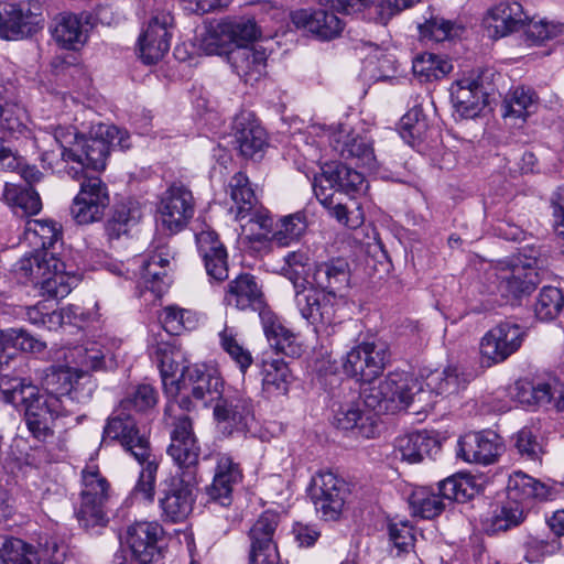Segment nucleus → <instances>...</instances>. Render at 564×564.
Here are the masks:
<instances>
[{
  "label": "nucleus",
  "mask_w": 564,
  "mask_h": 564,
  "mask_svg": "<svg viewBox=\"0 0 564 564\" xmlns=\"http://www.w3.org/2000/svg\"><path fill=\"white\" fill-rule=\"evenodd\" d=\"M334 425L344 431H351L356 436L364 438H372L377 434L373 415L362 412L355 403L339 406L334 415Z\"/></svg>",
  "instance_id": "nucleus-38"
},
{
  "label": "nucleus",
  "mask_w": 564,
  "mask_h": 564,
  "mask_svg": "<svg viewBox=\"0 0 564 564\" xmlns=\"http://www.w3.org/2000/svg\"><path fill=\"white\" fill-rule=\"evenodd\" d=\"M197 250L203 259L206 273L216 281L228 278V253L218 235L212 230H202L196 235Z\"/></svg>",
  "instance_id": "nucleus-25"
},
{
  "label": "nucleus",
  "mask_w": 564,
  "mask_h": 564,
  "mask_svg": "<svg viewBox=\"0 0 564 564\" xmlns=\"http://www.w3.org/2000/svg\"><path fill=\"white\" fill-rule=\"evenodd\" d=\"M181 392L187 391L196 400L207 402L220 394L221 378L216 368L205 365H189L180 380Z\"/></svg>",
  "instance_id": "nucleus-23"
},
{
  "label": "nucleus",
  "mask_w": 564,
  "mask_h": 564,
  "mask_svg": "<svg viewBox=\"0 0 564 564\" xmlns=\"http://www.w3.org/2000/svg\"><path fill=\"white\" fill-rule=\"evenodd\" d=\"M57 550L55 542L36 549L20 538L0 534V564H58Z\"/></svg>",
  "instance_id": "nucleus-17"
},
{
  "label": "nucleus",
  "mask_w": 564,
  "mask_h": 564,
  "mask_svg": "<svg viewBox=\"0 0 564 564\" xmlns=\"http://www.w3.org/2000/svg\"><path fill=\"white\" fill-rule=\"evenodd\" d=\"M294 302L301 316L313 326L316 334L330 335V329L340 323L337 316L338 296L305 285L294 291Z\"/></svg>",
  "instance_id": "nucleus-5"
},
{
  "label": "nucleus",
  "mask_w": 564,
  "mask_h": 564,
  "mask_svg": "<svg viewBox=\"0 0 564 564\" xmlns=\"http://www.w3.org/2000/svg\"><path fill=\"white\" fill-rule=\"evenodd\" d=\"M229 195L232 200L230 213L236 220H243L251 215L258 200L249 178L241 172L236 173L229 181Z\"/></svg>",
  "instance_id": "nucleus-43"
},
{
  "label": "nucleus",
  "mask_w": 564,
  "mask_h": 564,
  "mask_svg": "<svg viewBox=\"0 0 564 564\" xmlns=\"http://www.w3.org/2000/svg\"><path fill=\"white\" fill-rule=\"evenodd\" d=\"M25 239L36 251L46 252L61 238V227L51 219H30L25 224Z\"/></svg>",
  "instance_id": "nucleus-47"
},
{
  "label": "nucleus",
  "mask_w": 564,
  "mask_h": 564,
  "mask_svg": "<svg viewBox=\"0 0 564 564\" xmlns=\"http://www.w3.org/2000/svg\"><path fill=\"white\" fill-rule=\"evenodd\" d=\"M80 137L72 127H56L52 132L45 131L34 141L41 153L43 166L52 172L62 173L69 165L72 155L77 156L76 145Z\"/></svg>",
  "instance_id": "nucleus-10"
},
{
  "label": "nucleus",
  "mask_w": 564,
  "mask_h": 564,
  "mask_svg": "<svg viewBox=\"0 0 564 564\" xmlns=\"http://www.w3.org/2000/svg\"><path fill=\"white\" fill-rule=\"evenodd\" d=\"M214 416L226 435L246 434L254 422L252 402L242 395L219 398L214 406Z\"/></svg>",
  "instance_id": "nucleus-16"
},
{
  "label": "nucleus",
  "mask_w": 564,
  "mask_h": 564,
  "mask_svg": "<svg viewBox=\"0 0 564 564\" xmlns=\"http://www.w3.org/2000/svg\"><path fill=\"white\" fill-rule=\"evenodd\" d=\"M80 189L73 199L70 215L78 225L99 221L110 204L107 185L97 176L84 175Z\"/></svg>",
  "instance_id": "nucleus-12"
},
{
  "label": "nucleus",
  "mask_w": 564,
  "mask_h": 564,
  "mask_svg": "<svg viewBox=\"0 0 564 564\" xmlns=\"http://www.w3.org/2000/svg\"><path fill=\"white\" fill-rule=\"evenodd\" d=\"M347 496V484L335 474L324 471L314 477L311 498L316 512L325 521L339 519Z\"/></svg>",
  "instance_id": "nucleus-14"
},
{
  "label": "nucleus",
  "mask_w": 564,
  "mask_h": 564,
  "mask_svg": "<svg viewBox=\"0 0 564 564\" xmlns=\"http://www.w3.org/2000/svg\"><path fill=\"white\" fill-rule=\"evenodd\" d=\"M82 379H77V373L73 367H50L45 371L42 384L45 389L44 395L55 397L57 399L77 400L84 402L85 394H78V388Z\"/></svg>",
  "instance_id": "nucleus-34"
},
{
  "label": "nucleus",
  "mask_w": 564,
  "mask_h": 564,
  "mask_svg": "<svg viewBox=\"0 0 564 564\" xmlns=\"http://www.w3.org/2000/svg\"><path fill=\"white\" fill-rule=\"evenodd\" d=\"M502 449L501 440L494 431L471 432L459 438L457 455L468 463L489 465Z\"/></svg>",
  "instance_id": "nucleus-21"
},
{
  "label": "nucleus",
  "mask_w": 564,
  "mask_h": 564,
  "mask_svg": "<svg viewBox=\"0 0 564 564\" xmlns=\"http://www.w3.org/2000/svg\"><path fill=\"white\" fill-rule=\"evenodd\" d=\"M172 258V252L167 246H159L147 256L134 258L133 263L139 267V272L133 273L138 278V283L156 296L161 295L167 285L165 282L167 278L166 268Z\"/></svg>",
  "instance_id": "nucleus-20"
},
{
  "label": "nucleus",
  "mask_w": 564,
  "mask_h": 564,
  "mask_svg": "<svg viewBox=\"0 0 564 564\" xmlns=\"http://www.w3.org/2000/svg\"><path fill=\"white\" fill-rule=\"evenodd\" d=\"M412 69L422 82L438 80L453 69L449 61L432 54L423 53L413 61Z\"/></svg>",
  "instance_id": "nucleus-55"
},
{
  "label": "nucleus",
  "mask_w": 564,
  "mask_h": 564,
  "mask_svg": "<svg viewBox=\"0 0 564 564\" xmlns=\"http://www.w3.org/2000/svg\"><path fill=\"white\" fill-rule=\"evenodd\" d=\"M280 522L278 512L267 510L253 523L249 530L251 544H275L273 535Z\"/></svg>",
  "instance_id": "nucleus-62"
},
{
  "label": "nucleus",
  "mask_w": 564,
  "mask_h": 564,
  "mask_svg": "<svg viewBox=\"0 0 564 564\" xmlns=\"http://www.w3.org/2000/svg\"><path fill=\"white\" fill-rule=\"evenodd\" d=\"M503 109V117L525 120L536 109V96L530 88L517 87L505 99Z\"/></svg>",
  "instance_id": "nucleus-56"
},
{
  "label": "nucleus",
  "mask_w": 564,
  "mask_h": 564,
  "mask_svg": "<svg viewBox=\"0 0 564 564\" xmlns=\"http://www.w3.org/2000/svg\"><path fill=\"white\" fill-rule=\"evenodd\" d=\"M242 473L239 464L227 454L217 456V464L213 482L206 488L212 501L221 506H229L232 500L234 486L240 482Z\"/></svg>",
  "instance_id": "nucleus-29"
},
{
  "label": "nucleus",
  "mask_w": 564,
  "mask_h": 564,
  "mask_svg": "<svg viewBox=\"0 0 564 564\" xmlns=\"http://www.w3.org/2000/svg\"><path fill=\"white\" fill-rule=\"evenodd\" d=\"M564 306V296L562 291L555 286H544L541 289L535 303V314L541 321L554 319Z\"/></svg>",
  "instance_id": "nucleus-60"
},
{
  "label": "nucleus",
  "mask_w": 564,
  "mask_h": 564,
  "mask_svg": "<svg viewBox=\"0 0 564 564\" xmlns=\"http://www.w3.org/2000/svg\"><path fill=\"white\" fill-rule=\"evenodd\" d=\"M195 45L206 55H221L230 51V37L225 30L224 21L213 22L204 26L196 35Z\"/></svg>",
  "instance_id": "nucleus-48"
},
{
  "label": "nucleus",
  "mask_w": 564,
  "mask_h": 564,
  "mask_svg": "<svg viewBox=\"0 0 564 564\" xmlns=\"http://www.w3.org/2000/svg\"><path fill=\"white\" fill-rule=\"evenodd\" d=\"M158 403V392L149 383H141L129 389L119 402L118 409L131 413H147Z\"/></svg>",
  "instance_id": "nucleus-54"
},
{
  "label": "nucleus",
  "mask_w": 564,
  "mask_h": 564,
  "mask_svg": "<svg viewBox=\"0 0 564 564\" xmlns=\"http://www.w3.org/2000/svg\"><path fill=\"white\" fill-rule=\"evenodd\" d=\"M0 341L8 347L29 352H42L46 348L44 341L35 338L23 328L0 330Z\"/></svg>",
  "instance_id": "nucleus-63"
},
{
  "label": "nucleus",
  "mask_w": 564,
  "mask_h": 564,
  "mask_svg": "<svg viewBox=\"0 0 564 564\" xmlns=\"http://www.w3.org/2000/svg\"><path fill=\"white\" fill-rule=\"evenodd\" d=\"M349 281L350 270L348 262L337 258L315 264L308 286L316 288L325 293L333 292L334 296L341 299V292L348 289Z\"/></svg>",
  "instance_id": "nucleus-26"
},
{
  "label": "nucleus",
  "mask_w": 564,
  "mask_h": 564,
  "mask_svg": "<svg viewBox=\"0 0 564 564\" xmlns=\"http://www.w3.org/2000/svg\"><path fill=\"white\" fill-rule=\"evenodd\" d=\"M293 21L323 40L338 36L344 29V22L336 14L324 9L311 13L304 10L299 11L294 14Z\"/></svg>",
  "instance_id": "nucleus-39"
},
{
  "label": "nucleus",
  "mask_w": 564,
  "mask_h": 564,
  "mask_svg": "<svg viewBox=\"0 0 564 564\" xmlns=\"http://www.w3.org/2000/svg\"><path fill=\"white\" fill-rule=\"evenodd\" d=\"M143 216L141 204L135 199H126L116 205L111 218L106 224L109 239H119L138 225Z\"/></svg>",
  "instance_id": "nucleus-41"
},
{
  "label": "nucleus",
  "mask_w": 564,
  "mask_h": 564,
  "mask_svg": "<svg viewBox=\"0 0 564 564\" xmlns=\"http://www.w3.org/2000/svg\"><path fill=\"white\" fill-rule=\"evenodd\" d=\"M437 490L445 502H466L475 495V487L469 477L462 475L451 476L438 482Z\"/></svg>",
  "instance_id": "nucleus-58"
},
{
  "label": "nucleus",
  "mask_w": 564,
  "mask_h": 564,
  "mask_svg": "<svg viewBox=\"0 0 564 564\" xmlns=\"http://www.w3.org/2000/svg\"><path fill=\"white\" fill-rule=\"evenodd\" d=\"M52 35L59 46L67 50H78L87 40L80 20L72 13L61 14L56 18Z\"/></svg>",
  "instance_id": "nucleus-44"
},
{
  "label": "nucleus",
  "mask_w": 564,
  "mask_h": 564,
  "mask_svg": "<svg viewBox=\"0 0 564 564\" xmlns=\"http://www.w3.org/2000/svg\"><path fill=\"white\" fill-rule=\"evenodd\" d=\"M285 265L282 268L283 275L291 281L294 291L308 284L306 279L307 270L311 262L308 250L299 249L288 252L284 256Z\"/></svg>",
  "instance_id": "nucleus-57"
},
{
  "label": "nucleus",
  "mask_w": 564,
  "mask_h": 564,
  "mask_svg": "<svg viewBox=\"0 0 564 564\" xmlns=\"http://www.w3.org/2000/svg\"><path fill=\"white\" fill-rule=\"evenodd\" d=\"M109 349L105 348L100 343L89 341L83 346L73 348L69 351V357L78 366L75 368L77 379L84 380L83 384L87 386L85 399H89L93 393L94 382L91 381L88 372L90 370H98L102 368L106 356Z\"/></svg>",
  "instance_id": "nucleus-35"
},
{
  "label": "nucleus",
  "mask_w": 564,
  "mask_h": 564,
  "mask_svg": "<svg viewBox=\"0 0 564 564\" xmlns=\"http://www.w3.org/2000/svg\"><path fill=\"white\" fill-rule=\"evenodd\" d=\"M507 491L509 499L518 506L531 499H547L551 496L545 484L522 471H516L509 477Z\"/></svg>",
  "instance_id": "nucleus-42"
},
{
  "label": "nucleus",
  "mask_w": 564,
  "mask_h": 564,
  "mask_svg": "<svg viewBox=\"0 0 564 564\" xmlns=\"http://www.w3.org/2000/svg\"><path fill=\"white\" fill-rule=\"evenodd\" d=\"M468 383L466 376L457 367L449 366L444 370L432 371L425 379L427 393L436 395H451L465 389Z\"/></svg>",
  "instance_id": "nucleus-46"
},
{
  "label": "nucleus",
  "mask_w": 564,
  "mask_h": 564,
  "mask_svg": "<svg viewBox=\"0 0 564 564\" xmlns=\"http://www.w3.org/2000/svg\"><path fill=\"white\" fill-rule=\"evenodd\" d=\"M527 335V327L511 321L500 322L481 338L482 359L488 366L505 361L520 349Z\"/></svg>",
  "instance_id": "nucleus-11"
},
{
  "label": "nucleus",
  "mask_w": 564,
  "mask_h": 564,
  "mask_svg": "<svg viewBox=\"0 0 564 564\" xmlns=\"http://www.w3.org/2000/svg\"><path fill=\"white\" fill-rule=\"evenodd\" d=\"M224 301L227 306L240 311H258L260 317L261 313L270 312L265 308L264 296L256 278L249 273L240 274L228 283Z\"/></svg>",
  "instance_id": "nucleus-24"
},
{
  "label": "nucleus",
  "mask_w": 564,
  "mask_h": 564,
  "mask_svg": "<svg viewBox=\"0 0 564 564\" xmlns=\"http://www.w3.org/2000/svg\"><path fill=\"white\" fill-rule=\"evenodd\" d=\"M463 28L449 20L443 18H431L420 25V33L422 37L442 42L459 36Z\"/></svg>",
  "instance_id": "nucleus-64"
},
{
  "label": "nucleus",
  "mask_w": 564,
  "mask_h": 564,
  "mask_svg": "<svg viewBox=\"0 0 564 564\" xmlns=\"http://www.w3.org/2000/svg\"><path fill=\"white\" fill-rule=\"evenodd\" d=\"M367 188L364 175L341 163H327L322 173L315 176L313 189L317 199L326 207L333 204L334 192L349 196L362 193Z\"/></svg>",
  "instance_id": "nucleus-7"
},
{
  "label": "nucleus",
  "mask_w": 564,
  "mask_h": 564,
  "mask_svg": "<svg viewBox=\"0 0 564 564\" xmlns=\"http://www.w3.org/2000/svg\"><path fill=\"white\" fill-rule=\"evenodd\" d=\"M334 149L339 152L343 159H356L360 165L369 169L375 165V153L370 142L367 138L361 135H347L343 142L339 139L335 140Z\"/></svg>",
  "instance_id": "nucleus-53"
},
{
  "label": "nucleus",
  "mask_w": 564,
  "mask_h": 564,
  "mask_svg": "<svg viewBox=\"0 0 564 564\" xmlns=\"http://www.w3.org/2000/svg\"><path fill=\"white\" fill-rule=\"evenodd\" d=\"M2 198L15 214L21 213V215H35L42 208V202L39 194L28 184L18 185L6 183Z\"/></svg>",
  "instance_id": "nucleus-45"
},
{
  "label": "nucleus",
  "mask_w": 564,
  "mask_h": 564,
  "mask_svg": "<svg viewBox=\"0 0 564 564\" xmlns=\"http://www.w3.org/2000/svg\"><path fill=\"white\" fill-rule=\"evenodd\" d=\"M79 278L65 271V264L59 260V265L50 268V273L41 280L39 288L43 295L53 299H63L67 296L72 289L77 285Z\"/></svg>",
  "instance_id": "nucleus-50"
},
{
  "label": "nucleus",
  "mask_w": 564,
  "mask_h": 564,
  "mask_svg": "<svg viewBox=\"0 0 564 564\" xmlns=\"http://www.w3.org/2000/svg\"><path fill=\"white\" fill-rule=\"evenodd\" d=\"M440 451L438 442L425 433H413L395 440L397 457L410 464L420 463Z\"/></svg>",
  "instance_id": "nucleus-40"
},
{
  "label": "nucleus",
  "mask_w": 564,
  "mask_h": 564,
  "mask_svg": "<svg viewBox=\"0 0 564 564\" xmlns=\"http://www.w3.org/2000/svg\"><path fill=\"white\" fill-rule=\"evenodd\" d=\"M430 130V124L421 106H414L400 120V137L411 147L421 143Z\"/></svg>",
  "instance_id": "nucleus-51"
},
{
  "label": "nucleus",
  "mask_w": 564,
  "mask_h": 564,
  "mask_svg": "<svg viewBox=\"0 0 564 564\" xmlns=\"http://www.w3.org/2000/svg\"><path fill=\"white\" fill-rule=\"evenodd\" d=\"M389 360L386 343L364 341L347 352L343 367L348 376L370 383L382 373Z\"/></svg>",
  "instance_id": "nucleus-8"
},
{
  "label": "nucleus",
  "mask_w": 564,
  "mask_h": 564,
  "mask_svg": "<svg viewBox=\"0 0 564 564\" xmlns=\"http://www.w3.org/2000/svg\"><path fill=\"white\" fill-rule=\"evenodd\" d=\"M76 148L77 156L72 155L69 165L64 170L69 177L79 181L82 176L88 175L89 170L99 172L106 167L109 147L105 137L86 138L80 135Z\"/></svg>",
  "instance_id": "nucleus-19"
},
{
  "label": "nucleus",
  "mask_w": 564,
  "mask_h": 564,
  "mask_svg": "<svg viewBox=\"0 0 564 564\" xmlns=\"http://www.w3.org/2000/svg\"><path fill=\"white\" fill-rule=\"evenodd\" d=\"M425 394L423 382L404 371L389 372L377 386L362 391L366 406L377 413L405 409L415 400L422 403Z\"/></svg>",
  "instance_id": "nucleus-3"
},
{
  "label": "nucleus",
  "mask_w": 564,
  "mask_h": 564,
  "mask_svg": "<svg viewBox=\"0 0 564 564\" xmlns=\"http://www.w3.org/2000/svg\"><path fill=\"white\" fill-rule=\"evenodd\" d=\"M495 276L498 292L507 300L530 294L536 284V272L530 263L499 265L495 270Z\"/></svg>",
  "instance_id": "nucleus-22"
},
{
  "label": "nucleus",
  "mask_w": 564,
  "mask_h": 564,
  "mask_svg": "<svg viewBox=\"0 0 564 564\" xmlns=\"http://www.w3.org/2000/svg\"><path fill=\"white\" fill-rule=\"evenodd\" d=\"M117 441L141 465L138 481L133 488L135 498L153 502L155 496L156 473L159 462L152 454L149 438L141 433L131 413L116 409L108 417L102 442Z\"/></svg>",
  "instance_id": "nucleus-2"
},
{
  "label": "nucleus",
  "mask_w": 564,
  "mask_h": 564,
  "mask_svg": "<svg viewBox=\"0 0 564 564\" xmlns=\"http://www.w3.org/2000/svg\"><path fill=\"white\" fill-rule=\"evenodd\" d=\"M0 394L4 402L23 411L26 427L35 440L45 443L54 436L55 420L65 414L62 399L42 394L25 378L9 376L0 378Z\"/></svg>",
  "instance_id": "nucleus-1"
},
{
  "label": "nucleus",
  "mask_w": 564,
  "mask_h": 564,
  "mask_svg": "<svg viewBox=\"0 0 564 564\" xmlns=\"http://www.w3.org/2000/svg\"><path fill=\"white\" fill-rule=\"evenodd\" d=\"M261 324L268 343L276 352L289 357L301 355L302 346L297 335L286 328L272 312L261 313Z\"/></svg>",
  "instance_id": "nucleus-36"
},
{
  "label": "nucleus",
  "mask_w": 564,
  "mask_h": 564,
  "mask_svg": "<svg viewBox=\"0 0 564 564\" xmlns=\"http://www.w3.org/2000/svg\"><path fill=\"white\" fill-rule=\"evenodd\" d=\"M409 505L414 516L433 519L446 508V502L440 491L429 487L415 488L409 497Z\"/></svg>",
  "instance_id": "nucleus-49"
},
{
  "label": "nucleus",
  "mask_w": 564,
  "mask_h": 564,
  "mask_svg": "<svg viewBox=\"0 0 564 564\" xmlns=\"http://www.w3.org/2000/svg\"><path fill=\"white\" fill-rule=\"evenodd\" d=\"M174 18L171 12L158 10L144 23L138 37L140 58L144 64L158 63L171 46Z\"/></svg>",
  "instance_id": "nucleus-9"
},
{
  "label": "nucleus",
  "mask_w": 564,
  "mask_h": 564,
  "mask_svg": "<svg viewBox=\"0 0 564 564\" xmlns=\"http://www.w3.org/2000/svg\"><path fill=\"white\" fill-rule=\"evenodd\" d=\"M522 520L523 510L520 506H503L495 510L494 514L487 519L485 530L489 534H496L518 525Z\"/></svg>",
  "instance_id": "nucleus-61"
},
{
  "label": "nucleus",
  "mask_w": 564,
  "mask_h": 564,
  "mask_svg": "<svg viewBox=\"0 0 564 564\" xmlns=\"http://www.w3.org/2000/svg\"><path fill=\"white\" fill-rule=\"evenodd\" d=\"M451 98L463 118L476 117L486 105V94L479 77L468 76L452 84Z\"/></svg>",
  "instance_id": "nucleus-28"
},
{
  "label": "nucleus",
  "mask_w": 564,
  "mask_h": 564,
  "mask_svg": "<svg viewBox=\"0 0 564 564\" xmlns=\"http://www.w3.org/2000/svg\"><path fill=\"white\" fill-rule=\"evenodd\" d=\"M173 406L165 409V417L171 426V444L167 447V454L181 469L178 476L197 474V464L200 454V447L193 431V423L188 415H172Z\"/></svg>",
  "instance_id": "nucleus-6"
},
{
  "label": "nucleus",
  "mask_w": 564,
  "mask_h": 564,
  "mask_svg": "<svg viewBox=\"0 0 564 564\" xmlns=\"http://www.w3.org/2000/svg\"><path fill=\"white\" fill-rule=\"evenodd\" d=\"M262 391L267 397L285 395L292 382L289 365L279 357H265L261 361Z\"/></svg>",
  "instance_id": "nucleus-37"
},
{
  "label": "nucleus",
  "mask_w": 564,
  "mask_h": 564,
  "mask_svg": "<svg viewBox=\"0 0 564 564\" xmlns=\"http://www.w3.org/2000/svg\"><path fill=\"white\" fill-rule=\"evenodd\" d=\"M194 210L192 191L176 182L162 194L158 206L159 220L171 234L182 230L194 216Z\"/></svg>",
  "instance_id": "nucleus-13"
},
{
  "label": "nucleus",
  "mask_w": 564,
  "mask_h": 564,
  "mask_svg": "<svg viewBox=\"0 0 564 564\" xmlns=\"http://www.w3.org/2000/svg\"><path fill=\"white\" fill-rule=\"evenodd\" d=\"M155 359L159 364L164 390L167 394L181 392L180 380L187 370L185 356L181 348L171 343H160L155 348Z\"/></svg>",
  "instance_id": "nucleus-30"
},
{
  "label": "nucleus",
  "mask_w": 564,
  "mask_h": 564,
  "mask_svg": "<svg viewBox=\"0 0 564 564\" xmlns=\"http://www.w3.org/2000/svg\"><path fill=\"white\" fill-rule=\"evenodd\" d=\"M306 227V217L303 213L297 212L284 216L280 219L278 228L273 232L272 240L281 247L289 246L303 235Z\"/></svg>",
  "instance_id": "nucleus-59"
},
{
  "label": "nucleus",
  "mask_w": 564,
  "mask_h": 564,
  "mask_svg": "<svg viewBox=\"0 0 564 564\" xmlns=\"http://www.w3.org/2000/svg\"><path fill=\"white\" fill-rule=\"evenodd\" d=\"M41 6L37 1L0 6V37L17 40L34 33L40 23Z\"/></svg>",
  "instance_id": "nucleus-15"
},
{
  "label": "nucleus",
  "mask_w": 564,
  "mask_h": 564,
  "mask_svg": "<svg viewBox=\"0 0 564 564\" xmlns=\"http://www.w3.org/2000/svg\"><path fill=\"white\" fill-rule=\"evenodd\" d=\"M197 478L193 474L175 476L164 496L160 499L162 517L166 521L180 522L192 512L194 503V488Z\"/></svg>",
  "instance_id": "nucleus-18"
},
{
  "label": "nucleus",
  "mask_w": 564,
  "mask_h": 564,
  "mask_svg": "<svg viewBox=\"0 0 564 564\" xmlns=\"http://www.w3.org/2000/svg\"><path fill=\"white\" fill-rule=\"evenodd\" d=\"M159 318L165 332L171 335H181L185 330H193L199 323L195 312L176 305L165 306Z\"/></svg>",
  "instance_id": "nucleus-52"
},
{
  "label": "nucleus",
  "mask_w": 564,
  "mask_h": 564,
  "mask_svg": "<svg viewBox=\"0 0 564 564\" xmlns=\"http://www.w3.org/2000/svg\"><path fill=\"white\" fill-rule=\"evenodd\" d=\"M232 129L236 147L242 156L253 159L262 153L267 144L265 132L250 113L237 116Z\"/></svg>",
  "instance_id": "nucleus-33"
},
{
  "label": "nucleus",
  "mask_w": 564,
  "mask_h": 564,
  "mask_svg": "<svg viewBox=\"0 0 564 564\" xmlns=\"http://www.w3.org/2000/svg\"><path fill=\"white\" fill-rule=\"evenodd\" d=\"M527 20L528 15L519 2L503 1L488 11L484 23L489 35L499 39L522 29Z\"/></svg>",
  "instance_id": "nucleus-27"
},
{
  "label": "nucleus",
  "mask_w": 564,
  "mask_h": 564,
  "mask_svg": "<svg viewBox=\"0 0 564 564\" xmlns=\"http://www.w3.org/2000/svg\"><path fill=\"white\" fill-rule=\"evenodd\" d=\"M109 498L110 484L107 478L97 466H86L82 471L80 503L76 510L78 522L86 529L105 527Z\"/></svg>",
  "instance_id": "nucleus-4"
},
{
  "label": "nucleus",
  "mask_w": 564,
  "mask_h": 564,
  "mask_svg": "<svg viewBox=\"0 0 564 564\" xmlns=\"http://www.w3.org/2000/svg\"><path fill=\"white\" fill-rule=\"evenodd\" d=\"M161 533L162 528L156 522L141 521L128 528L127 543L140 564H150L158 555L156 542Z\"/></svg>",
  "instance_id": "nucleus-32"
},
{
  "label": "nucleus",
  "mask_w": 564,
  "mask_h": 564,
  "mask_svg": "<svg viewBox=\"0 0 564 564\" xmlns=\"http://www.w3.org/2000/svg\"><path fill=\"white\" fill-rule=\"evenodd\" d=\"M228 62L245 83L258 82L267 69V53L262 47L240 45L228 52Z\"/></svg>",
  "instance_id": "nucleus-31"
}]
</instances>
